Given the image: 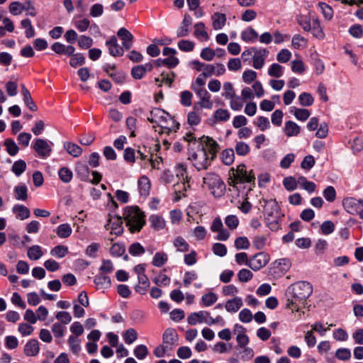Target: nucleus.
Instances as JSON below:
<instances>
[{
    "instance_id": "393cba45",
    "label": "nucleus",
    "mask_w": 363,
    "mask_h": 363,
    "mask_svg": "<svg viewBox=\"0 0 363 363\" xmlns=\"http://www.w3.org/2000/svg\"><path fill=\"white\" fill-rule=\"evenodd\" d=\"M138 285L135 286V291L140 294H144L150 287L149 279L145 274H140L138 276Z\"/></svg>"
},
{
    "instance_id": "0e129e2a",
    "label": "nucleus",
    "mask_w": 363,
    "mask_h": 363,
    "mask_svg": "<svg viewBox=\"0 0 363 363\" xmlns=\"http://www.w3.org/2000/svg\"><path fill=\"white\" fill-rule=\"evenodd\" d=\"M146 73V68L143 65L135 66L131 69V75L135 79H141Z\"/></svg>"
},
{
    "instance_id": "6e6d98bb",
    "label": "nucleus",
    "mask_w": 363,
    "mask_h": 363,
    "mask_svg": "<svg viewBox=\"0 0 363 363\" xmlns=\"http://www.w3.org/2000/svg\"><path fill=\"white\" fill-rule=\"evenodd\" d=\"M299 103L303 106H310L313 104L314 99L312 95L307 92H303L298 96Z\"/></svg>"
},
{
    "instance_id": "4c0bfd02",
    "label": "nucleus",
    "mask_w": 363,
    "mask_h": 363,
    "mask_svg": "<svg viewBox=\"0 0 363 363\" xmlns=\"http://www.w3.org/2000/svg\"><path fill=\"white\" fill-rule=\"evenodd\" d=\"M168 259L167 255L164 252H157L152 259V264L155 267H160L163 266Z\"/></svg>"
},
{
    "instance_id": "774afa93",
    "label": "nucleus",
    "mask_w": 363,
    "mask_h": 363,
    "mask_svg": "<svg viewBox=\"0 0 363 363\" xmlns=\"http://www.w3.org/2000/svg\"><path fill=\"white\" fill-rule=\"evenodd\" d=\"M148 354L147 347L144 345L137 346L134 350V354L138 359H143Z\"/></svg>"
},
{
    "instance_id": "ea45409f",
    "label": "nucleus",
    "mask_w": 363,
    "mask_h": 363,
    "mask_svg": "<svg viewBox=\"0 0 363 363\" xmlns=\"http://www.w3.org/2000/svg\"><path fill=\"white\" fill-rule=\"evenodd\" d=\"M312 33L314 37L318 39H323L325 34L318 19H313L311 26Z\"/></svg>"
},
{
    "instance_id": "680f3d73",
    "label": "nucleus",
    "mask_w": 363,
    "mask_h": 363,
    "mask_svg": "<svg viewBox=\"0 0 363 363\" xmlns=\"http://www.w3.org/2000/svg\"><path fill=\"white\" fill-rule=\"evenodd\" d=\"M153 282L157 286H167L170 283V278L165 274L160 273L152 279Z\"/></svg>"
},
{
    "instance_id": "2f4dec72",
    "label": "nucleus",
    "mask_w": 363,
    "mask_h": 363,
    "mask_svg": "<svg viewBox=\"0 0 363 363\" xmlns=\"http://www.w3.org/2000/svg\"><path fill=\"white\" fill-rule=\"evenodd\" d=\"M173 245L177 248V251L181 252L189 251L190 247L189 245L185 240V239L181 236H178L174 240Z\"/></svg>"
},
{
    "instance_id": "72a5a7b5",
    "label": "nucleus",
    "mask_w": 363,
    "mask_h": 363,
    "mask_svg": "<svg viewBox=\"0 0 363 363\" xmlns=\"http://www.w3.org/2000/svg\"><path fill=\"white\" fill-rule=\"evenodd\" d=\"M157 66L166 65L169 68H173L179 64L178 58L171 56L165 59H158L155 61Z\"/></svg>"
},
{
    "instance_id": "09e8293b",
    "label": "nucleus",
    "mask_w": 363,
    "mask_h": 363,
    "mask_svg": "<svg viewBox=\"0 0 363 363\" xmlns=\"http://www.w3.org/2000/svg\"><path fill=\"white\" fill-rule=\"evenodd\" d=\"M68 343L71 351L74 354H78L81 350L80 340L76 336L70 335L68 339Z\"/></svg>"
},
{
    "instance_id": "f704fd0d",
    "label": "nucleus",
    "mask_w": 363,
    "mask_h": 363,
    "mask_svg": "<svg viewBox=\"0 0 363 363\" xmlns=\"http://www.w3.org/2000/svg\"><path fill=\"white\" fill-rule=\"evenodd\" d=\"M72 232V229L68 223L60 225L56 230L57 235L61 238H67L69 237Z\"/></svg>"
},
{
    "instance_id": "a18cd8bd",
    "label": "nucleus",
    "mask_w": 363,
    "mask_h": 363,
    "mask_svg": "<svg viewBox=\"0 0 363 363\" xmlns=\"http://www.w3.org/2000/svg\"><path fill=\"white\" fill-rule=\"evenodd\" d=\"M21 26L26 29L25 34L28 38H33L35 35V30L30 19L26 18L21 21Z\"/></svg>"
},
{
    "instance_id": "37998d69",
    "label": "nucleus",
    "mask_w": 363,
    "mask_h": 363,
    "mask_svg": "<svg viewBox=\"0 0 363 363\" xmlns=\"http://www.w3.org/2000/svg\"><path fill=\"white\" fill-rule=\"evenodd\" d=\"M123 337L126 344L130 345L137 340L138 333L135 329L129 328L123 333Z\"/></svg>"
},
{
    "instance_id": "20e7f679",
    "label": "nucleus",
    "mask_w": 363,
    "mask_h": 363,
    "mask_svg": "<svg viewBox=\"0 0 363 363\" xmlns=\"http://www.w3.org/2000/svg\"><path fill=\"white\" fill-rule=\"evenodd\" d=\"M201 187L209 191L210 194L216 198L223 196L225 191V184L220 177L216 173L208 172L203 178Z\"/></svg>"
},
{
    "instance_id": "ddd939ff",
    "label": "nucleus",
    "mask_w": 363,
    "mask_h": 363,
    "mask_svg": "<svg viewBox=\"0 0 363 363\" xmlns=\"http://www.w3.org/2000/svg\"><path fill=\"white\" fill-rule=\"evenodd\" d=\"M210 313L206 311H200L191 313L187 318V322L191 325L205 323L208 325Z\"/></svg>"
},
{
    "instance_id": "7ed1b4c3",
    "label": "nucleus",
    "mask_w": 363,
    "mask_h": 363,
    "mask_svg": "<svg viewBox=\"0 0 363 363\" xmlns=\"http://www.w3.org/2000/svg\"><path fill=\"white\" fill-rule=\"evenodd\" d=\"M123 217L132 233L140 232L145 223V216L138 206L126 207Z\"/></svg>"
},
{
    "instance_id": "7c9ffc66",
    "label": "nucleus",
    "mask_w": 363,
    "mask_h": 363,
    "mask_svg": "<svg viewBox=\"0 0 363 363\" xmlns=\"http://www.w3.org/2000/svg\"><path fill=\"white\" fill-rule=\"evenodd\" d=\"M151 226L156 230H160L165 227V221L164 218L158 215H152L149 218Z\"/></svg>"
},
{
    "instance_id": "4468645a",
    "label": "nucleus",
    "mask_w": 363,
    "mask_h": 363,
    "mask_svg": "<svg viewBox=\"0 0 363 363\" xmlns=\"http://www.w3.org/2000/svg\"><path fill=\"white\" fill-rule=\"evenodd\" d=\"M192 18L189 13H185L184 15V18L177 30V38L186 37L189 34V28L192 24Z\"/></svg>"
},
{
    "instance_id": "9d476101",
    "label": "nucleus",
    "mask_w": 363,
    "mask_h": 363,
    "mask_svg": "<svg viewBox=\"0 0 363 363\" xmlns=\"http://www.w3.org/2000/svg\"><path fill=\"white\" fill-rule=\"evenodd\" d=\"M52 143L46 140L37 138L33 145V148L37 152L38 156L41 157H48L52 152Z\"/></svg>"
},
{
    "instance_id": "c03bdc74",
    "label": "nucleus",
    "mask_w": 363,
    "mask_h": 363,
    "mask_svg": "<svg viewBox=\"0 0 363 363\" xmlns=\"http://www.w3.org/2000/svg\"><path fill=\"white\" fill-rule=\"evenodd\" d=\"M284 73V68L279 64L273 63L268 69V74L271 77L279 78Z\"/></svg>"
},
{
    "instance_id": "58836bf2",
    "label": "nucleus",
    "mask_w": 363,
    "mask_h": 363,
    "mask_svg": "<svg viewBox=\"0 0 363 363\" xmlns=\"http://www.w3.org/2000/svg\"><path fill=\"white\" fill-rule=\"evenodd\" d=\"M222 162L225 165H230L235 160V152L233 149L229 148L223 150L221 154Z\"/></svg>"
},
{
    "instance_id": "de8ad7c7",
    "label": "nucleus",
    "mask_w": 363,
    "mask_h": 363,
    "mask_svg": "<svg viewBox=\"0 0 363 363\" xmlns=\"http://www.w3.org/2000/svg\"><path fill=\"white\" fill-rule=\"evenodd\" d=\"M43 256L41 247L39 245H33L28 250V257L33 260H38Z\"/></svg>"
},
{
    "instance_id": "864d4df0",
    "label": "nucleus",
    "mask_w": 363,
    "mask_h": 363,
    "mask_svg": "<svg viewBox=\"0 0 363 363\" xmlns=\"http://www.w3.org/2000/svg\"><path fill=\"white\" fill-rule=\"evenodd\" d=\"M68 253V248L64 245H57L50 251V255L57 258H62Z\"/></svg>"
},
{
    "instance_id": "6e6552de",
    "label": "nucleus",
    "mask_w": 363,
    "mask_h": 363,
    "mask_svg": "<svg viewBox=\"0 0 363 363\" xmlns=\"http://www.w3.org/2000/svg\"><path fill=\"white\" fill-rule=\"evenodd\" d=\"M177 177H180L182 179V183H177L175 184L174 191L176 193L179 192L182 194V189L184 191H186L190 187L189 179L186 172V167L183 163H179L177 166Z\"/></svg>"
},
{
    "instance_id": "412c9836",
    "label": "nucleus",
    "mask_w": 363,
    "mask_h": 363,
    "mask_svg": "<svg viewBox=\"0 0 363 363\" xmlns=\"http://www.w3.org/2000/svg\"><path fill=\"white\" fill-rule=\"evenodd\" d=\"M242 305V299L240 297L235 296L233 298L226 301L225 308L228 312L236 313L240 309Z\"/></svg>"
},
{
    "instance_id": "cd10ccee",
    "label": "nucleus",
    "mask_w": 363,
    "mask_h": 363,
    "mask_svg": "<svg viewBox=\"0 0 363 363\" xmlns=\"http://www.w3.org/2000/svg\"><path fill=\"white\" fill-rule=\"evenodd\" d=\"M13 212L16 214V218L25 220L30 217V210L23 205L17 204L13 207Z\"/></svg>"
},
{
    "instance_id": "2eb2a0df",
    "label": "nucleus",
    "mask_w": 363,
    "mask_h": 363,
    "mask_svg": "<svg viewBox=\"0 0 363 363\" xmlns=\"http://www.w3.org/2000/svg\"><path fill=\"white\" fill-rule=\"evenodd\" d=\"M106 45L108 48V52L113 57L122 56L123 55V49L118 43L116 36H111L108 40L106 42Z\"/></svg>"
},
{
    "instance_id": "f3484780",
    "label": "nucleus",
    "mask_w": 363,
    "mask_h": 363,
    "mask_svg": "<svg viewBox=\"0 0 363 363\" xmlns=\"http://www.w3.org/2000/svg\"><path fill=\"white\" fill-rule=\"evenodd\" d=\"M118 36L123 41V46L129 50L133 45V35L125 28H121L117 32Z\"/></svg>"
},
{
    "instance_id": "4be33fe9",
    "label": "nucleus",
    "mask_w": 363,
    "mask_h": 363,
    "mask_svg": "<svg viewBox=\"0 0 363 363\" xmlns=\"http://www.w3.org/2000/svg\"><path fill=\"white\" fill-rule=\"evenodd\" d=\"M94 282L99 289H108L111 286V284L110 277L104 274H99L96 275L94 278Z\"/></svg>"
},
{
    "instance_id": "dca6fc26",
    "label": "nucleus",
    "mask_w": 363,
    "mask_h": 363,
    "mask_svg": "<svg viewBox=\"0 0 363 363\" xmlns=\"http://www.w3.org/2000/svg\"><path fill=\"white\" fill-rule=\"evenodd\" d=\"M122 223L123 221L120 217H115L108 219V221L106 224L105 228L107 230H110L111 233L119 235L122 234L123 231Z\"/></svg>"
},
{
    "instance_id": "1a4fd4ad",
    "label": "nucleus",
    "mask_w": 363,
    "mask_h": 363,
    "mask_svg": "<svg viewBox=\"0 0 363 363\" xmlns=\"http://www.w3.org/2000/svg\"><path fill=\"white\" fill-rule=\"evenodd\" d=\"M147 120L152 123H157L163 127V123H166L167 120L174 123L170 116L161 108H154L147 117Z\"/></svg>"
},
{
    "instance_id": "603ef678",
    "label": "nucleus",
    "mask_w": 363,
    "mask_h": 363,
    "mask_svg": "<svg viewBox=\"0 0 363 363\" xmlns=\"http://www.w3.org/2000/svg\"><path fill=\"white\" fill-rule=\"evenodd\" d=\"M231 349V344L227 345L223 342H218L216 343L212 347V350L213 352L219 354H223L229 352Z\"/></svg>"
},
{
    "instance_id": "5fc2aeb1",
    "label": "nucleus",
    "mask_w": 363,
    "mask_h": 363,
    "mask_svg": "<svg viewBox=\"0 0 363 363\" xmlns=\"http://www.w3.org/2000/svg\"><path fill=\"white\" fill-rule=\"evenodd\" d=\"M318 6L327 20H330L333 16V11L332 8L324 2H319Z\"/></svg>"
},
{
    "instance_id": "bb28decb",
    "label": "nucleus",
    "mask_w": 363,
    "mask_h": 363,
    "mask_svg": "<svg viewBox=\"0 0 363 363\" xmlns=\"http://www.w3.org/2000/svg\"><path fill=\"white\" fill-rule=\"evenodd\" d=\"M138 189L141 196H147L150 189V182L146 176L140 177L138 182Z\"/></svg>"
},
{
    "instance_id": "0eeeda50",
    "label": "nucleus",
    "mask_w": 363,
    "mask_h": 363,
    "mask_svg": "<svg viewBox=\"0 0 363 363\" xmlns=\"http://www.w3.org/2000/svg\"><path fill=\"white\" fill-rule=\"evenodd\" d=\"M269 259L270 257L267 253L260 252L250 258L247 266L254 271H258L264 267Z\"/></svg>"
},
{
    "instance_id": "473e14b6",
    "label": "nucleus",
    "mask_w": 363,
    "mask_h": 363,
    "mask_svg": "<svg viewBox=\"0 0 363 363\" xmlns=\"http://www.w3.org/2000/svg\"><path fill=\"white\" fill-rule=\"evenodd\" d=\"M14 196L17 200L25 201L28 198V189L23 184H20L14 189Z\"/></svg>"
},
{
    "instance_id": "338daca9",
    "label": "nucleus",
    "mask_w": 363,
    "mask_h": 363,
    "mask_svg": "<svg viewBox=\"0 0 363 363\" xmlns=\"http://www.w3.org/2000/svg\"><path fill=\"white\" fill-rule=\"evenodd\" d=\"M178 48L182 51L190 52L194 48V43L189 40H182L178 43Z\"/></svg>"
},
{
    "instance_id": "a878e982",
    "label": "nucleus",
    "mask_w": 363,
    "mask_h": 363,
    "mask_svg": "<svg viewBox=\"0 0 363 363\" xmlns=\"http://www.w3.org/2000/svg\"><path fill=\"white\" fill-rule=\"evenodd\" d=\"M258 38L257 32L252 27H248L241 33V39L247 43H254Z\"/></svg>"
},
{
    "instance_id": "423d86ee",
    "label": "nucleus",
    "mask_w": 363,
    "mask_h": 363,
    "mask_svg": "<svg viewBox=\"0 0 363 363\" xmlns=\"http://www.w3.org/2000/svg\"><path fill=\"white\" fill-rule=\"evenodd\" d=\"M190 159L192 160L194 166L198 171L206 169L211 164L208 153L203 147L199 149L196 152L192 154Z\"/></svg>"
},
{
    "instance_id": "a19ab883",
    "label": "nucleus",
    "mask_w": 363,
    "mask_h": 363,
    "mask_svg": "<svg viewBox=\"0 0 363 363\" xmlns=\"http://www.w3.org/2000/svg\"><path fill=\"white\" fill-rule=\"evenodd\" d=\"M218 300L217 295L213 292L205 294L201 297V303L203 306L208 307L212 306Z\"/></svg>"
},
{
    "instance_id": "c85d7f7f",
    "label": "nucleus",
    "mask_w": 363,
    "mask_h": 363,
    "mask_svg": "<svg viewBox=\"0 0 363 363\" xmlns=\"http://www.w3.org/2000/svg\"><path fill=\"white\" fill-rule=\"evenodd\" d=\"M284 131L288 137L296 136L300 133V127L296 123L289 121L285 123Z\"/></svg>"
},
{
    "instance_id": "f8f14e48",
    "label": "nucleus",
    "mask_w": 363,
    "mask_h": 363,
    "mask_svg": "<svg viewBox=\"0 0 363 363\" xmlns=\"http://www.w3.org/2000/svg\"><path fill=\"white\" fill-rule=\"evenodd\" d=\"M252 50L254 53L252 57L253 67L257 69L262 68L269 52L265 48L257 50L255 48H252Z\"/></svg>"
},
{
    "instance_id": "69168bd1",
    "label": "nucleus",
    "mask_w": 363,
    "mask_h": 363,
    "mask_svg": "<svg viewBox=\"0 0 363 363\" xmlns=\"http://www.w3.org/2000/svg\"><path fill=\"white\" fill-rule=\"evenodd\" d=\"M238 277L241 282H247L253 277V274L251 271L247 269H242L238 273Z\"/></svg>"
},
{
    "instance_id": "49530a36",
    "label": "nucleus",
    "mask_w": 363,
    "mask_h": 363,
    "mask_svg": "<svg viewBox=\"0 0 363 363\" xmlns=\"http://www.w3.org/2000/svg\"><path fill=\"white\" fill-rule=\"evenodd\" d=\"M4 146L6 147V151L11 156L16 155L19 148L16 143L11 138H7L4 141Z\"/></svg>"
},
{
    "instance_id": "f03ea898",
    "label": "nucleus",
    "mask_w": 363,
    "mask_h": 363,
    "mask_svg": "<svg viewBox=\"0 0 363 363\" xmlns=\"http://www.w3.org/2000/svg\"><path fill=\"white\" fill-rule=\"evenodd\" d=\"M259 203L263 207V215L267 226L272 231L279 230L284 216L280 212L278 203L273 199H262L259 201Z\"/></svg>"
},
{
    "instance_id": "79ce46f5",
    "label": "nucleus",
    "mask_w": 363,
    "mask_h": 363,
    "mask_svg": "<svg viewBox=\"0 0 363 363\" xmlns=\"http://www.w3.org/2000/svg\"><path fill=\"white\" fill-rule=\"evenodd\" d=\"M58 175L60 180L65 183H69L73 177L72 170L66 167H62L59 169Z\"/></svg>"
},
{
    "instance_id": "5701e85b",
    "label": "nucleus",
    "mask_w": 363,
    "mask_h": 363,
    "mask_svg": "<svg viewBox=\"0 0 363 363\" xmlns=\"http://www.w3.org/2000/svg\"><path fill=\"white\" fill-rule=\"evenodd\" d=\"M199 98L198 104L203 108L211 109L213 107V102L211 101V94L205 89L197 95Z\"/></svg>"
},
{
    "instance_id": "aec40b11",
    "label": "nucleus",
    "mask_w": 363,
    "mask_h": 363,
    "mask_svg": "<svg viewBox=\"0 0 363 363\" xmlns=\"http://www.w3.org/2000/svg\"><path fill=\"white\" fill-rule=\"evenodd\" d=\"M40 351L38 342L32 339L30 340L24 347V353L28 357H34L36 356Z\"/></svg>"
},
{
    "instance_id": "c756f323",
    "label": "nucleus",
    "mask_w": 363,
    "mask_h": 363,
    "mask_svg": "<svg viewBox=\"0 0 363 363\" xmlns=\"http://www.w3.org/2000/svg\"><path fill=\"white\" fill-rule=\"evenodd\" d=\"M64 148L69 155L74 157H79L82 152V149L78 145L73 143H65Z\"/></svg>"
},
{
    "instance_id": "a211bd4d",
    "label": "nucleus",
    "mask_w": 363,
    "mask_h": 363,
    "mask_svg": "<svg viewBox=\"0 0 363 363\" xmlns=\"http://www.w3.org/2000/svg\"><path fill=\"white\" fill-rule=\"evenodd\" d=\"M163 344L166 345L167 347L174 345L178 340V335L175 329L167 328L164 332L163 336Z\"/></svg>"
},
{
    "instance_id": "e433bc0d",
    "label": "nucleus",
    "mask_w": 363,
    "mask_h": 363,
    "mask_svg": "<svg viewBox=\"0 0 363 363\" xmlns=\"http://www.w3.org/2000/svg\"><path fill=\"white\" fill-rule=\"evenodd\" d=\"M230 113L227 109L218 108L213 113V118L216 122H225L229 120Z\"/></svg>"
},
{
    "instance_id": "f257e3e1",
    "label": "nucleus",
    "mask_w": 363,
    "mask_h": 363,
    "mask_svg": "<svg viewBox=\"0 0 363 363\" xmlns=\"http://www.w3.org/2000/svg\"><path fill=\"white\" fill-rule=\"evenodd\" d=\"M313 293V286L301 281L291 284L286 290V307L292 311H299L305 307L307 299Z\"/></svg>"
},
{
    "instance_id": "c9c22d12",
    "label": "nucleus",
    "mask_w": 363,
    "mask_h": 363,
    "mask_svg": "<svg viewBox=\"0 0 363 363\" xmlns=\"http://www.w3.org/2000/svg\"><path fill=\"white\" fill-rule=\"evenodd\" d=\"M236 328L240 329V331L237 335L236 340L238 345L243 348L249 343V338L245 333V328L241 325H236Z\"/></svg>"
},
{
    "instance_id": "13d9d810",
    "label": "nucleus",
    "mask_w": 363,
    "mask_h": 363,
    "mask_svg": "<svg viewBox=\"0 0 363 363\" xmlns=\"http://www.w3.org/2000/svg\"><path fill=\"white\" fill-rule=\"evenodd\" d=\"M294 110V116L299 121H306L310 116V112L308 110L305 108H297L295 107L292 108Z\"/></svg>"
},
{
    "instance_id": "6ab92c4d",
    "label": "nucleus",
    "mask_w": 363,
    "mask_h": 363,
    "mask_svg": "<svg viewBox=\"0 0 363 363\" xmlns=\"http://www.w3.org/2000/svg\"><path fill=\"white\" fill-rule=\"evenodd\" d=\"M212 27L214 30H220L225 25L227 18L225 14L219 12L214 13L211 16Z\"/></svg>"
},
{
    "instance_id": "8fccbe9b",
    "label": "nucleus",
    "mask_w": 363,
    "mask_h": 363,
    "mask_svg": "<svg viewBox=\"0 0 363 363\" xmlns=\"http://www.w3.org/2000/svg\"><path fill=\"white\" fill-rule=\"evenodd\" d=\"M26 169V163L24 160H19L16 161L11 167L12 172L17 176L19 177Z\"/></svg>"
},
{
    "instance_id": "052dcab7",
    "label": "nucleus",
    "mask_w": 363,
    "mask_h": 363,
    "mask_svg": "<svg viewBox=\"0 0 363 363\" xmlns=\"http://www.w3.org/2000/svg\"><path fill=\"white\" fill-rule=\"evenodd\" d=\"M323 194L326 201L328 202H333L336 199V191L332 186H328L326 187L324 189Z\"/></svg>"
},
{
    "instance_id": "3c124183",
    "label": "nucleus",
    "mask_w": 363,
    "mask_h": 363,
    "mask_svg": "<svg viewBox=\"0 0 363 363\" xmlns=\"http://www.w3.org/2000/svg\"><path fill=\"white\" fill-rule=\"evenodd\" d=\"M76 172L82 180H86L89 174L88 166L82 163H77L76 166Z\"/></svg>"
},
{
    "instance_id": "e2e57ef3",
    "label": "nucleus",
    "mask_w": 363,
    "mask_h": 363,
    "mask_svg": "<svg viewBox=\"0 0 363 363\" xmlns=\"http://www.w3.org/2000/svg\"><path fill=\"white\" fill-rule=\"evenodd\" d=\"M250 245V242L246 237H238L235 240V247L237 250H247Z\"/></svg>"
},
{
    "instance_id": "39448f33",
    "label": "nucleus",
    "mask_w": 363,
    "mask_h": 363,
    "mask_svg": "<svg viewBox=\"0 0 363 363\" xmlns=\"http://www.w3.org/2000/svg\"><path fill=\"white\" fill-rule=\"evenodd\" d=\"M255 176L252 170L248 172L244 164H240L236 169L233 167L230 170L228 183L230 186H235L238 184L255 182Z\"/></svg>"
},
{
    "instance_id": "bf43d9fd",
    "label": "nucleus",
    "mask_w": 363,
    "mask_h": 363,
    "mask_svg": "<svg viewBox=\"0 0 363 363\" xmlns=\"http://www.w3.org/2000/svg\"><path fill=\"white\" fill-rule=\"evenodd\" d=\"M23 99L25 104L30 110L33 111H37V106L33 101L29 91H24V95H23Z\"/></svg>"
},
{
    "instance_id": "b1692460",
    "label": "nucleus",
    "mask_w": 363,
    "mask_h": 363,
    "mask_svg": "<svg viewBox=\"0 0 363 363\" xmlns=\"http://www.w3.org/2000/svg\"><path fill=\"white\" fill-rule=\"evenodd\" d=\"M194 35L201 41H206L209 36L206 30L205 24L203 22H199L194 25Z\"/></svg>"
},
{
    "instance_id": "9b49d317",
    "label": "nucleus",
    "mask_w": 363,
    "mask_h": 363,
    "mask_svg": "<svg viewBox=\"0 0 363 363\" xmlns=\"http://www.w3.org/2000/svg\"><path fill=\"white\" fill-rule=\"evenodd\" d=\"M343 208L350 214H357L363 206V199H357L352 197L345 198L342 200Z\"/></svg>"
},
{
    "instance_id": "4d7b16f0",
    "label": "nucleus",
    "mask_w": 363,
    "mask_h": 363,
    "mask_svg": "<svg viewBox=\"0 0 363 363\" xmlns=\"http://www.w3.org/2000/svg\"><path fill=\"white\" fill-rule=\"evenodd\" d=\"M235 150L237 155L245 156L249 153L250 148L247 143L240 141L236 143L235 146Z\"/></svg>"
}]
</instances>
